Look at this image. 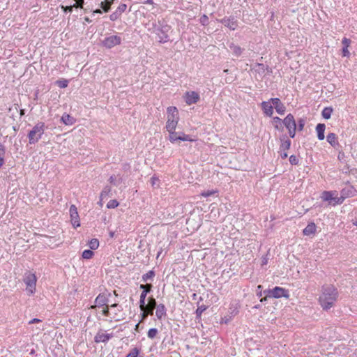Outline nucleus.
Returning a JSON list of instances; mask_svg holds the SVG:
<instances>
[{
	"mask_svg": "<svg viewBox=\"0 0 357 357\" xmlns=\"http://www.w3.org/2000/svg\"><path fill=\"white\" fill-rule=\"evenodd\" d=\"M264 294H267V296H268L269 298L272 297L279 298L281 297H289L288 290L280 287H275L273 289L265 290L264 291Z\"/></svg>",
	"mask_w": 357,
	"mask_h": 357,
	"instance_id": "nucleus-3",
	"label": "nucleus"
},
{
	"mask_svg": "<svg viewBox=\"0 0 357 357\" xmlns=\"http://www.w3.org/2000/svg\"><path fill=\"white\" fill-rule=\"evenodd\" d=\"M109 300L105 294H100L95 300V305L91 307V309H94L96 307H100L106 305Z\"/></svg>",
	"mask_w": 357,
	"mask_h": 357,
	"instance_id": "nucleus-11",
	"label": "nucleus"
},
{
	"mask_svg": "<svg viewBox=\"0 0 357 357\" xmlns=\"http://www.w3.org/2000/svg\"><path fill=\"white\" fill-rule=\"evenodd\" d=\"M109 181L111 183H113L114 185H116L115 183V181H116V177L115 176L112 175L109 177Z\"/></svg>",
	"mask_w": 357,
	"mask_h": 357,
	"instance_id": "nucleus-55",
	"label": "nucleus"
},
{
	"mask_svg": "<svg viewBox=\"0 0 357 357\" xmlns=\"http://www.w3.org/2000/svg\"><path fill=\"white\" fill-rule=\"evenodd\" d=\"M6 153L4 146L0 142V158H4Z\"/></svg>",
	"mask_w": 357,
	"mask_h": 357,
	"instance_id": "nucleus-50",
	"label": "nucleus"
},
{
	"mask_svg": "<svg viewBox=\"0 0 357 357\" xmlns=\"http://www.w3.org/2000/svg\"><path fill=\"white\" fill-rule=\"evenodd\" d=\"M171 27L167 25H161L159 28L156 29L157 35L159 38V42L162 43H165L169 40V36L167 33L170 30Z\"/></svg>",
	"mask_w": 357,
	"mask_h": 357,
	"instance_id": "nucleus-6",
	"label": "nucleus"
},
{
	"mask_svg": "<svg viewBox=\"0 0 357 357\" xmlns=\"http://www.w3.org/2000/svg\"><path fill=\"white\" fill-rule=\"evenodd\" d=\"M270 101L273 105L276 112L280 114H283L285 112L286 107L284 104L278 98H271Z\"/></svg>",
	"mask_w": 357,
	"mask_h": 357,
	"instance_id": "nucleus-12",
	"label": "nucleus"
},
{
	"mask_svg": "<svg viewBox=\"0 0 357 357\" xmlns=\"http://www.w3.org/2000/svg\"><path fill=\"white\" fill-rule=\"evenodd\" d=\"M113 337L112 333H98L94 337V342L96 343L104 342L106 343Z\"/></svg>",
	"mask_w": 357,
	"mask_h": 357,
	"instance_id": "nucleus-14",
	"label": "nucleus"
},
{
	"mask_svg": "<svg viewBox=\"0 0 357 357\" xmlns=\"http://www.w3.org/2000/svg\"><path fill=\"white\" fill-rule=\"evenodd\" d=\"M111 192V187L109 185H106L103 190H102L100 198L101 200H102L104 198L107 197L109 195V193Z\"/></svg>",
	"mask_w": 357,
	"mask_h": 357,
	"instance_id": "nucleus-31",
	"label": "nucleus"
},
{
	"mask_svg": "<svg viewBox=\"0 0 357 357\" xmlns=\"http://www.w3.org/2000/svg\"><path fill=\"white\" fill-rule=\"evenodd\" d=\"M61 121L67 126H71L75 122V119L69 114H64L61 119Z\"/></svg>",
	"mask_w": 357,
	"mask_h": 357,
	"instance_id": "nucleus-25",
	"label": "nucleus"
},
{
	"mask_svg": "<svg viewBox=\"0 0 357 357\" xmlns=\"http://www.w3.org/2000/svg\"><path fill=\"white\" fill-rule=\"evenodd\" d=\"M282 144L280 145V151H287L289 149L291 146V141L288 139L287 136H283V137L281 139Z\"/></svg>",
	"mask_w": 357,
	"mask_h": 357,
	"instance_id": "nucleus-24",
	"label": "nucleus"
},
{
	"mask_svg": "<svg viewBox=\"0 0 357 357\" xmlns=\"http://www.w3.org/2000/svg\"><path fill=\"white\" fill-rule=\"evenodd\" d=\"M280 156L282 159L287 158V153L286 152L281 153Z\"/></svg>",
	"mask_w": 357,
	"mask_h": 357,
	"instance_id": "nucleus-57",
	"label": "nucleus"
},
{
	"mask_svg": "<svg viewBox=\"0 0 357 357\" xmlns=\"http://www.w3.org/2000/svg\"><path fill=\"white\" fill-rule=\"evenodd\" d=\"M326 139L327 142L334 148L339 145L337 139V135L333 132L328 134Z\"/></svg>",
	"mask_w": 357,
	"mask_h": 357,
	"instance_id": "nucleus-23",
	"label": "nucleus"
},
{
	"mask_svg": "<svg viewBox=\"0 0 357 357\" xmlns=\"http://www.w3.org/2000/svg\"><path fill=\"white\" fill-rule=\"evenodd\" d=\"M321 197L324 201L328 202L330 204L334 202L333 203V205L335 204H341L344 199V197H337L335 191H324Z\"/></svg>",
	"mask_w": 357,
	"mask_h": 357,
	"instance_id": "nucleus-4",
	"label": "nucleus"
},
{
	"mask_svg": "<svg viewBox=\"0 0 357 357\" xmlns=\"http://www.w3.org/2000/svg\"><path fill=\"white\" fill-rule=\"evenodd\" d=\"M169 132V139L171 142L174 143L180 141H194L193 139L188 135H185L183 132H177L174 131L168 132Z\"/></svg>",
	"mask_w": 357,
	"mask_h": 357,
	"instance_id": "nucleus-5",
	"label": "nucleus"
},
{
	"mask_svg": "<svg viewBox=\"0 0 357 357\" xmlns=\"http://www.w3.org/2000/svg\"><path fill=\"white\" fill-rule=\"evenodd\" d=\"M121 15H120L116 10H115L114 13H112L109 15V19L112 21L116 20Z\"/></svg>",
	"mask_w": 357,
	"mask_h": 357,
	"instance_id": "nucleus-46",
	"label": "nucleus"
},
{
	"mask_svg": "<svg viewBox=\"0 0 357 357\" xmlns=\"http://www.w3.org/2000/svg\"><path fill=\"white\" fill-rule=\"evenodd\" d=\"M332 113L333 109L331 107H325L321 112V115L324 119H329L331 116Z\"/></svg>",
	"mask_w": 357,
	"mask_h": 357,
	"instance_id": "nucleus-29",
	"label": "nucleus"
},
{
	"mask_svg": "<svg viewBox=\"0 0 357 357\" xmlns=\"http://www.w3.org/2000/svg\"><path fill=\"white\" fill-rule=\"evenodd\" d=\"M316 225L314 222L309 223L307 227L303 229V233L305 236L314 234L316 232Z\"/></svg>",
	"mask_w": 357,
	"mask_h": 357,
	"instance_id": "nucleus-21",
	"label": "nucleus"
},
{
	"mask_svg": "<svg viewBox=\"0 0 357 357\" xmlns=\"http://www.w3.org/2000/svg\"><path fill=\"white\" fill-rule=\"evenodd\" d=\"M266 294V296H265V297H264V298H262L260 300V301H261V303H263V302L266 301L267 300V298L268 297V296H267V294Z\"/></svg>",
	"mask_w": 357,
	"mask_h": 357,
	"instance_id": "nucleus-60",
	"label": "nucleus"
},
{
	"mask_svg": "<svg viewBox=\"0 0 357 357\" xmlns=\"http://www.w3.org/2000/svg\"><path fill=\"white\" fill-rule=\"evenodd\" d=\"M229 48L232 51L233 54L236 56H239L242 54L243 50L241 47L236 45L233 43L229 45Z\"/></svg>",
	"mask_w": 357,
	"mask_h": 357,
	"instance_id": "nucleus-27",
	"label": "nucleus"
},
{
	"mask_svg": "<svg viewBox=\"0 0 357 357\" xmlns=\"http://www.w3.org/2000/svg\"><path fill=\"white\" fill-rule=\"evenodd\" d=\"M70 215L73 226L76 228L80 225L79 222V215L77 207L75 205H71L70 207Z\"/></svg>",
	"mask_w": 357,
	"mask_h": 357,
	"instance_id": "nucleus-10",
	"label": "nucleus"
},
{
	"mask_svg": "<svg viewBox=\"0 0 357 357\" xmlns=\"http://www.w3.org/2000/svg\"><path fill=\"white\" fill-rule=\"evenodd\" d=\"M157 303L155 299L153 296H150L148 298V303L146 304V307H144V310H146V314L153 315Z\"/></svg>",
	"mask_w": 357,
	"mask_h": 357,
	"instance_id": "nucleus-13",
	"label": "nucleus"
},
{
	"mask_svg": "<svg viewBox=\"0 0 357 357\" xmlns=\"http://www.w3.org/2000/svg\"><path fill=\"white\" fill-rule=\"evenodd\" d=\"M119 206V202L116 199L110 200L107 204V208H115Z\"/></svg>",
	"mask_w": 357,
	"mask_h": 357,
	"instance_id": "nucleus-39",
	"label": "nucleus"
},
{
	"mask_svg": "<svg viewBox=\"0 0 357 357\" xmlns=\"http://www.w3.org/2000/svg\"><path fill=\"white\" fill-rule=\"evenodd\" d=\"M121 43V37L118 36H110L102 41L103 45L107 48H112Z\"/></svg>",
	"mask_w": 357,
	"mask_h": 357,
	"instance_id": "nucleus-8",
	"label": "nucleus"
},
{
	"mask_svg": "<svg viewBox=\"0 0 357 357\" xmlns=\"http://www.w3.org/2000/svg\"><path fill=\"white\" fill-rule=\"evenodd\" d=\"M282 123L284 125L287 129L294 128L296 129V123L294 116L291 114H289L282 121Z\"/></svg>",
	"mask_w": 357,
	"mask_h": 357,
	"instance_id": "nucleus-15",
	"label": "nucleus"
},
{
	"mask_svg": "<svg viewBox=\"0 0 357 357\" xmlns=\"http://www.w3.org/2000/svg\"><path fill=\"white\" fill-rule=\"evenodd\" d=\"M155 315L158 319H162V317L166 315V307L164 304H159L156 306Z\"/></svg>",
	"mask_w": 357,
	"mask_h": 357,
	"instance_id": "nucleus-20",
	"label": "nucleus"
},
{
	"mask_svg": "<svg viewBox=\"0 0 357 357\" xmlns=\"http://www.w3.org/2000/svg\"><path fill=\"white\" fill-rule=\"evenodd\" d=\"M305 121L303 119H299L298 120V130L301 131L303 130L305 126Z\"/></svg>",
	"mask_w": 357,
	"mask_h": 357,
	"instance_id": "nucleus-44",
	"label": "nucleus"
},
{
	"mask_svg": "<svg viewBox=\"0 0 357 357\" xmlns=\"http://www.w3.org/2000/svg\"><path fill=\"white\" fill-rule=\"evenodd\" d=\"M351 43V40L349 38H344L342 39V43L343 45V47H342V56H343L349 57L350 56V53L348 50V47L350 45Z\"/></svg>",
	"mask_w": 357,
	"mask_h": 357,
	"instance_id": "nucleus-19",
	"label": "nucleus"
},
{
	"mask_svg": "<svg viewBox=\"0 0 357 357\" xmlns=\"http://www.w3.org/2000/svg\"><path fill=\"white\" fill-rule=\"evenodd\" d=\"M344 155V153H340L339 155H338V159L339 160H341L342 158H343Z\"/></svg>",
	"mask_w": 357,
	"mask_h": 357,
	"instance_id": "nucleus-61",
	"label": "nucleus"
},
{
	"mask_svg": "<svg viewBox=\"0 0 357 357\" xmlns=\"http://www.w3.org/2000/svg\"><path fill=\"white\" fill-rule=\"evenodd\" d=\"M167 120L172 121H178V112L175 107H169L167 108Z\"/></svg>",
	"mask_w": 357,
	"mask_h": 357,
	"instance_id": "nucleus-16",
	"label": "nucleus"
},
{
	"mask_svg": "<svg viewBox=\"0 0 357 357\" xmlns=\"http://www.w3.org/2000/svg\"><path fill=\"white\" fill-rule=\"evenodd\" d=\"M142 312V320H144L145 319L147 318V317L149 315H150L149 314H146V310H141Z\"/></svg>",
	"mask_w": 357,
	"mask_h": 357,
	"instance_id": "nucleus-53",
	"label": "nucleus"
},
{
	"mask_svg": "<svg viewBox=\"0 0 357 357\" xmlns=\"http://www.w3.org/2000/svg\"><path fill=\"white\" fill-rule=\"evenodd\" d=\"M40 322H41L40 319L34 318V319H31V321H29V324H32L40 323Z\"/></svg>",
	"mask_w": 357,
	"mask_h": 357,
	"instance_id": "nucleus-54",
	"label": "nucleus"
},
{
	"mask_svg": "<svg viewBox=\"0 0 357 357\" xmlns=\"http://www.w3.org/2000/svg\"><path fill=\"white\" fill-rule=\"evenodd\" d=\"M144 307H146L145 303V298L141 297L139 299V308L141 310H144Z\"/></svg>",
	"mask_w": 357,
	"mask_h": 357,
	"instance_id": "nucleus-48",
	"label": "nucleus"
},
{
	"mask_svg": "<svg viewBox=\"0 0 357 357\" xmlns=\"http://www.w3.org/2000/svg\"><path fill=\"white\" fill-rule=\"evenodd\" d=\"M353 193V188L351 187L348 189H342V191H341V194H342V197H344V196H350Z\"/></svg>",
	"mask_w": 357,
	"mask_h": 357,
	"instance_id": "nucleus-40",
	"label": "nucleus"
},
{
	"mask_svg": "<svg viewBox=\"0 0 357 357\" xmlns=\"http://www.w3.org/2000/svg\"><path fill=\"white\" fill-rule=\"evenodd\" d=\"M271 101L268 102H263L261 103V107L264 110V112L268 116H271L273 114V106L271 105Z\"/></svg>",
	"mask_w": 357,
	"mask_h": 357,
	"instance_id": "nucleus-18",
	"label": "nucleus"
},
{
	"mask_svg": "<svg viewBox=\"0 0 357 357\" xmlns=\"http://www.w3.org/2000/svg\"><path fill=\"white\" fill-rule=\"evenodd\" d=\"M325 128H326V126L324 123H318L316 126L317 137L319 140H323L325 137V136H324Z\"/></svg>",
	"mask_w": 357,
	"mask_h": 357,
	"instance_id": "nucleus-22",
	"label": "nucleus"
},
{
	"mask_svg": "<svg viewBox=\"0 0 357 357\" xmlns=\"http://www.w3.org/2000/svg\"><path fill=\"white\" fill-rule=\"evenodd\" d=\"M4 164V158H0V168L3 166Z\"/></svg>",
	"mask_w": 357,
	"mask_h": 357,
	"instance_id": "nucleus-59",
	"label": "nucleus"
},
{
	"mask_svg": "<svg viewBox=\"0 0 357 357\" xmlns=\"http://www.w3.org/2000/svg\"><path fill=\"white\" fill-rule=\"evenodd\" d=\"M84 20L89 23H90L91 22V20L88 17H84Z\"/></svg>",
	"mask_w": 357,
	"mask_h": 357,
	"instance_id": "nucleus-63",
	"label": "nucleus"
},
{
	"mask_svg": "<svg viewBox=\"0 0 357 357\" xmlns=\"http://www.w3.org/2000/svg\"><path fill=\"white\" fill-rule=\"evenodd\" d=\"M144 3L145 4H152L153 3V0H146L144 1Z\"/></svg>",
	"mask_w": 357,
	"mask_h": 357,
	"instance_id": "nucleus-62",
	"label": "nucleus"
},
{
	"mask_svg": "<svg viewBox=\"0 0 357 357\" xmlns=\"http://www.w3.org/2000/svg\"><path fill=\"white\" fill-rule=\"evenodd\" d=\"M94 253L92 250H84V252H82V257L84 259H91L93 256Z\"/></svg>",
	"mask_w": 357,
	"mask_h": 357,
	"instance_id": "nucleus-36",
	"label": "nucleus"
},
{
	"mask_svg": "<svg viewBox=\"0 0 357 357\" xmlns=\"http://www.w3.org/2000/svg\"><path fill=\"white\" fill-rule=\"evenodd\" d=\"M114 1V0H105L104 1H102L100 3L101 8L105 12H108Z\"/></svg>",
	"mask_w": 357,
	"mask_h": 357,
	"instance_id": "nucleus-28",
	"label": "nucleus"
},
{
	"mask_svg": "<svg viewBox=\"0 0 357 357\" xmlns=\"http://www.w3.org/2000/svg\"><path fill=\"white\" fill-rule=\"evenodd\" d=\"M178 121H167L166 123V129L168 132L174 131L175 130L176 126H177Z\"/></svg>",
	"mask_w": 357,
	"mask_h": 357,
	"instance_id": "nucleus-30",
	"label": "nucleus"
},
{
	"mask_svg": "<svg viewBox=\"0 0 357 357\" xmlns=\"http://www.w3.org/2000/svg\"><path fill=\"white\" fill-rule=\"evenodd\" d=\"M213 194L211 191H207L206 192L202 193V195L204 197H208Z\"/></svg>",
	"mask_w": 357,
	"mask_h": 357,
	"instance_id": "nucleus-56",
	"label": "nucleus"
},
{
	"mask_svg": "<svg viewBox=\"0 0 357 357\" xmlns=\"http://www.w3.org/2000/svg\"><path fill=\"white\" fill-rule=\"evenodd\" d=\"M84 0H76V3H74L73 5V8H83V5H84Z\"/></svg>",
	"mask_w": 357,
	"mask_h": 357,
	"instance_id": "nucleus-47",
	"label": "nucleus"
},
{
	"mask_svg": "<svg viewBox=\"0 0 357 357\" xmlns=\"http://www.w3.org/2000/svg\"><path fill=\"white\" fill-rule=\"evenodd\" d=\"M154 276L155 272L153 270L149 271L148 273L142 275V280L144 282H146L149 280H152Z\"/></svg>",
	"mask_w": 357,
	"mask_h": 357,
	"instance_id": "nucleus-32",
	"label": "nucleus"
},
{
	"mask_svg": "<svg viewBox=\"0 0 357 357\" xmlns=\"http://www.w3.org/2000/svg\"><path fill=\"white\" fill-rule=\"evenodd\" d=\"M151 183H152V185H154L155 184V181H158V178H155V177H152L151 178Z\"/></svg>",
	"mask_w": 357,
	"mask_h": 357,
	"instance_id": "nucleus-58",
	"label": "nucleus"
},
{
	"mask_svg": "<svg viewBox=\"0 0 357 357\" xmlns=\"http://www.w3.org/2000/svg\"><path fill=\"white\" fill-rule=\"evenodd\" d=\"M200 23L206 26L208 24V17L206 15H203L200 19H199Z\"/></svg>",
	"mask_w": 357,
	"mask_h": 357,
	"instance_id": "nucleus-45",
	"label": "nucleus"
},
{
	"mask_svg": "<svg viewBox=\"0 0 357 357\" xmlns=\"http://www.w3.org/2000/svg\"><path fill=\"white\" fill-rule=\"evenodd\" d=\"M152 287L153 286L151 283H146V284H141L139 288L141 289H143V291L141 293L140 296L146 298L147 294L151 291Z\"/></svg>",
	"mask_w": 357,
	"mask_h": 357,
	"instance_id": "nucleus-26",
	"label": "nucleus"
},
{
	"mask_svg": "<svg viewBox=\"0 0 357 357\" xmlns=\"http://www.w3.org/2000/svg\"><path fill=\"white\" fill-rule=\"evenodd\" d=\"M139 354V349L135 347L131 349L129 354L126 357H137Z\"/></svg>",
	"mask_w": 357,
	"mask_h": 357,
	"instance_id": "nucleus-38",
	"label": "nucleus"
},
{
	"mask_svg": "<svg viewBox=\"0 0 357 357\" xmlns=\"http://www.w3.org/2000/svg\"><path fill=\"white\" fill-rule=\"evenodd\" d=\"M56 83L60 88H66L68 86V81L66 79L58 80Z\"/></svg>",
	"mask_w": 357,
	"mask_h": 357,
	"instance_id": "nucleus-43",
	"label": "nucleus"
},
{
	"mask_svg": "<svg viewBox=\"0 0 357 357\" xmlns=\"http://www.w3.org/2000/svg\"><path fill=\"white\" fill-rule=\"evenodd\" d=\"M158 331L157 328H153L149 330L147 335L149 338L153 339L156 337Z\"/></svg>",
	"mask_w": 357,
	"mask_h": 357,
	"instance_id": "nucleus-37",
	"label": "nucleus"
},
{
	"mask_svg": "<svg viewBox=\"0 0 357 357\" xmlns=\"http://www.w3.org/2000/svg\"><path fill=\"white\" fill-rule=\"evenodd\" d=\"M102 314L106 317H109L110 315L109 305L107 304L106 305V307L102 310Z\"/></svg>",
	"mask_w": 357,
	"mask_h": 357,
	"instance_id": "nucleus-51",
	"label": "nucleus"
},
{
	"mask_svg": "<svg viewBox=\"0 0 357 357\" xmlns=\"http://www.w3.org/2000/svg\"><path fill=\"white\" fill-rule=\"evenodd\" d=\"M89 245L91 250H96L99 246V241L97 238H92L89 243Z\"/></svg>",
	"mask_w": 357,
	"mask_h": 357,
	"instance_id": "nucleus-35",
	"label": "nucleus"
},
{
	"mask_svg": "<svg viewBox=\"0 0 357 357\" xmlns=\"http://www.w3.org/2000/svg\"><path fill=\"white\" fill-rule=\"evenodd\" d=\"M220 22L231 30H235L237 27V22L234 17H225L220 20Z\"/></svg>",
	"mask_w": 357,
	"mask_h": 357,
	"instance_id": "nucleus-17",
	"label": "nucleus"
},
{
	"mask_svg": "<svg viewBox=\"0 0 357 357\" xmlns=\"http://www.w3.org/2000/svg\"><path fill=\"white\" fill-rule=\"evenodd\" d=\"M127 8V5L125 4V3H121L118 8H116V11L120 14L121 15L123 13H124L126 11Z\"/></svg>",
	"mask_w": 357,
	"mask_h": 357,
	"instance_id": "nucleus-42",
	"label": "nucleus"
},
{
	"mask_svg": "<svg viewBox=\"0 0 357 357\" xmlns=\"http://www.w3.org/2000/svg\"><path fill=\"white\" fill-rule=\"evenodd\" d=\"M298 162H299V159H298V158L296 155H291L289 157V162H290L291 165H296L298 164Z\"/></svg>",
	"mask_w": 357,
	"mask_h": 357,
	"instance_id": "nucleus-41",
	"label": "nucleus"
},
{
	"mask_svg": "<svg viewBox=\"0 0 357 357\" xmlns=\"http://www.w3.org/2000/svg\"><path fill=\"white\" fill-rule=\"evenodd\" d=\"M257 296L261 297V296H262V292H261V291H259L257 293Z\"/></svg>",
	"mask_w": 357,
	"mask_h": 357,
	"instance_id": "nucleus-64",
	"label": "nucleus"
},
{
	"mask_svg": "<svg viewBox=\"0 0 357 357\" xmlns=\"http://www.w3.org/2000/svg\"><path fill=\"white\" fill-rule=\"evenodd\" d=\"M185 102L188 105H190L192 104L197 103L199 101L200 97L199 93L195 91H188L185 93Z\"/></svg>",
	"mask_w": 357,
	"mask_h": 357,
	"instance_id": "nucleus-9",
	"label": "nucleus"
},
{
	"mask_svg": "<svg viewBox=\"0 0 357 357\" xmlns=\"http://www.w3.org/2000/svg\"><path fill=\"white\" fill-rule=\"evenodd\" d=\"M289 130V137H291V138H294L295 137V135H296V129H294V128H289L287 129Z\"/></svg>",
	"mask_w": 357,
	"mask_h": 357,
	"instance_id": "nucleus-52",
	"label": "nucleus"
},
{
	"mask_svg": "<svg viewBox=\"0 0 357 357\" xmlns=\"http://www.w3.org/2000/svg\"><path fill=\"white\" fill-rule=\"evenodd\" d=\"M273 121L274 123H275V128L278 130H282L283 129V127H282V121L280 118L278 117V116H275L273 118Z\"/></svg>",
	"mask_w": 357,
	"mask_h": 357,
	"instance_id": "nucleus-34",
	"label": "nucleus"
},
{
	"mask_svg": "<svg viewBox=\"0 0 357 357\" xmlns=\"http://www.w3.org/2000/svg\"><path fill=\"white\" fill-rule=\"evenodd\" d=\"M61 8L65 13L69 12L71 13L73 11V6H61Z\"/></svg>",
	"mask_w": 357,
	"mask_h": 357,
	"instance_id": "nucleus-49",
	"label": "nucleus"
},
{
	"mask_svg": "<svg viewBox=\"0 0 357 357\" xmlns=\"http://www.w3.org/2000/svg\"><path fill=\"white\" fill-rule=\"evenodd\" d=\"M207 307L205 305H202L200 306H198L197 309L196 310L195 314H196V319H199L201 317V315L204 311L206 310Z\"/></svg>",
	"mask_w": 357,
	"mask_h": 357,
	"instance_id": "nucleus-33",
	"label": "nucleus"
},
{
	"mask_svg": "<svg viewBox=\"0 0 357 357\" xmlns=\"http://www.w3.org/2000/svg\"><path fill=\"white\" fill-rule=\"evenodd\" d=\"M337 297V291L333 286H324L322 287V294L319 297V302L323 309H330L333 305Z\"/></svg>",
	"mask_w": 357,
	"mask_h": 357,
	"instance_id": "nucleus-1",
	"label": "nucleus"
},
{
	"mask_svg": "<svg viewBox=\"0 0 357 357\" xmlns=\"http://www.w3.org/2000/svg\"><path fill=\"white\" fill-rule=\"evenodd\" d=\"M45 131V123L38 122L28 134L29 142L31 144H36L41 138Z\"/></svg>",
	"mask_w": 357,
	"mask_h": 357,
	"instance_id": "nucleus-2",
	"label": "nucleus"
},
{
	"mask_svg": "<svg viewBox=\"0 0 357 357\" xmlns=\"http://www.w3.org/2000/svg\"><path fill=\"white\" fill-rule=\"evenodd\" d=\"M24 283L26 284V290L33 294L36 290V277L33 273L26 275L24 279Z\"/></svg>",
	"mask_w": 357,
	"mask_h": 357,
	"instance_id": "nucleus-7",
	"label": "nucleus"
}]
</instances>
